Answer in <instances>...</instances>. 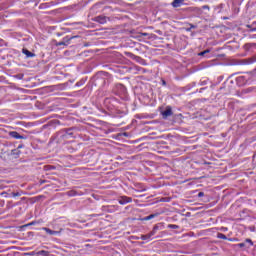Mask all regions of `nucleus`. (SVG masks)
Wrapping results in <instances>:
<instances>
[{"label":"nucleus","mask_w":256,"mask_h":256,"mask_svg":"<svg viewBox=\"0 0 256 256\" xmlns=\"http://www.w3.org/2000/svg\"><path fill=\"white\" fill-rule=\"evenodd\" d=\"M132 202H133V198L127 197V196H122L118 199V203L120 205H127V203H132Z\"/></svg>","instance_id":"nucleus-1"},{"label":"nucleus","mask_w":256,"mask_h":256,"mask_svg":"<svg viewBox=\"0 0 256 256\" xmlns=\"http://www.w3.org/2000/svg\"><path fill=\"white\" fill-rule=\"evenodd\" d=\"M173 115V110L170 106H167L165 111L162 112L163 119H167V117H171Z\"/></svg>","instance_id":"nucleus-2"},{"label":"nucleus","mask_w":256,"mask_h":256,"mask_svg":"<svg viewBox=\"0 0 256 256\" xmlns=\"http://www.w3.org/2000/svg\"><path fill=\"white\" fill-rule=\"evenodd\" d=\"M109 18H107L106 16H97L94 21H96V23H100L101 25H105V23H107Z\"/></svg>","instance_id":"nucleus-3"},{"label":"nucleus","mask_w":256,"mask_h":256,"mask_svg":"<svg viewBox=\"0 0 256 256\" xmlns=\"http://www.w3.org/2000/svg\"><path fill=\"white\" fill-rule=\"evenodd\" d=\"M183 3H185V0H173L171 5H172V7H174V9H177L178 7H181V5H183Z\"/></svg>","instance_id":"nucleus-4"},{"label":"nucleus","mask_w":256,"mask_h":256,"mask_svg":"<svg viewBox=\"0 0 256 256\" xmlns=\"http://www.w3.org/2000/svg\"><path fill=\"white\" fill-rule=\"evenodd\" d=\"M22 53L26 55L27 59H31L35 57V53H32L31 51L27 50L26 48L22 49Z\"/></svg>","instance_id":"nucleus-5"},{"label":"nucleus","mask_w":256,"mask_h":256,"mask_svg":"<svg viewBox=\"0 0 256 256\" xmlns=\"http://www.w3.org/2000/svg\"><path fill=\"white\" fill-rule=\"evenodd\" d=\"M42 231H45L48 235H59V231L51 230L47 227H43Z\"/></svg>","instance_id":"nucleus-6"},{"label":"nucleus","mask_w":256,"mask_h":256,"mask_svg":"<svg viewBox=\"0 0 256 256\" xmlns=\"http://www.w3.org/2000/svg\"><path fill=\"white\" fill-rule=\"evenodd\" d=\"M10 135L13 137V139H23V136L16 131L11 132Z\"/></svg>","instance_id":"nucleus-7"},{"label":"nucleus","mask_w":256,"mask_h":256,"mask_svg":"<svg viewBox=\"0 0 256 256\" xmlns=\"http://www.w3.org/2000/svg\"><path fill=\"white\" fill-rule=\"evenodd\" d=\"M159 214H150L142 219V221H151V219H155Z\"/></svg>","instance_id":"nucleus-8"},{"label":"nucleus","mask_w":256,"mask_h":256,"mask_svg":"<svg viewBox=\"0 0 256 256\" xmlns=\"http://www.w3.org/2000/svg\"><path fill=\"white\" fill-rule=\"evenodd\" d=\"M140 39L143 37H147L148 39H152L153 34H149V33H140L138 36Z\"/></svg>","instance_id":"nucleus-9"},{"label":"nucleus","mask_w":256,"mask_h":256,"mask_svg":"<svg viewBox=\"0 0 256 256\" xmlns=\"http://www.w3.org/2000/svg\"><path fill=\"white\" fill-rule=\"evenodd\" d=\"M217 239H223L224 241H227V236L223 233H218Z\"/></svg>","instance_id":"nucleus-10"},{"label":"nucleus","mask_w":256,"mask_h":256,"mask_svg":"<svg viewBox=\"0 0 256 256\" xmlns=\"http://www.w3.org/2000/svg\"><path fill=\"white\" fill-rule=\"evenodd\" d=\"M140 239L142 241H149V239H151V236L149 234L141 235Z\"/></svg>","instance_id":"nucleus-11"},{"label":"nucleus","mask_w":256,"mask_h":256,"mask_svg":"<svg viewBox=\"0 0 256 256\" xmlns=\"http://www.w3.org/2000/svg\"><path fill=\"white\" fill-rule=\"evenodd\" d=\"M168 229H179V225L169 224Z\"/></svg>","instance_id":"nucleus-12"},{"label":"nucleus","mask_w":256,"mask_h":256,"mask_svg":"<svg viewBox=\"0 0 256 256\" xmlns=\"http://www.w3.org/2000/svg\"><path fill=\"white\" fill-rule=\"evenodd\" d=\"M237 83L241 82V81H245V76H239L236 78Z\"/></svg>","instance_id":"nucleus-13"},{"label":"nucleus","mask_w":256,"mask_h":256,"mask_svg":"<svg viewBox=\"0 0 256 256\" xmlns=\"http://www.w3.org/2000/svg\"><path fill=\"white\" fill-rule=\"evenodd\" d=\"M156 233H157V230L153 228V230H152L150 233H148V235H149L150 238H151V237H153V235H155Z\"/></svg>","instance_id":"nucleus-14"},{"label":"nucleus","mask_w":256,"mask_h":256,"mask_svg":"<svg viewBox=\"0 0 256 256\" xmlns=\"http://www.w3.org/2000/svg\"><path fill=\"white\" fill-rule=\"evenodd\" d=\"M12 197H21V193L19 192H13Z\"/></svg>","instance_id":"nucleus-15"},{"label":"nucleus","mask_w":256,"mask_h":256,"mask_svg":"<svg viewBox=\"0 0 256 256\" xmlns=\"http://www.w3.org/2000/svg\"><path fill=\"white\" fill-rule=\"evenodd\" d=\"M38 255H47V251L41 250L38 252Z\"/></svg>","instance_id":"nucleus-16"},{"label":"nucleus","mask_w":256,"mask_h":256,"mask_svg":"<svg viewBox=\"0 0 256 256\" xmlns=\"http://www.w3.org/2000/svg\"><path fill=\"white\" fill-rule=\"evenodd\" d=\"M61 45H67V44L65 43V41H60V42L58 43V46L61 47Z\"/></svg>","instance_id":"nucleus-17"},{"label":"nucleus","mask_w":256,"mask_h":256,"mask_svg":"<svg viewBox=\"0 0 256 256\" xmlns=\"http://www.w3.org/2000/svg\"><path fill=\"white\" fill-rule=\"evenodd\" d=\"M246 243H250V245L253 246V241L251 239H246Z\"/></svg>","instance_id":"nucleus-18"},{"label":"nucleus","mask_w":256,"mask_h":256,"mask_svg":"<svg viewBox=\"0 0 256 256\" xmlns=\"http://www.w3.org/2000/svg\"><path fill=\"white\" fill-rule=\"evenodd\" d=\"M204 196H205V193H203V192L198 193V197H204Z\"/></svg>","instance_id":"nucleus-19"},{"label":"nucleus","mask_w":256,"mask_h":256,"mask_svg":"<svg viewBox=\"0 0 256 256\" xmlns=\"http://www.w3.org/2000/svg\"><path fill=\"white\" fill-rule=\"evenodd\" d=\"M198 55H199L200 57H203L204 55H206V53H205L204 51H202V52H200Z\"/></svg>","instance_id":"nucleus-20"},{"label":"nucleus","mask_w":256,"mask_h":256,"mask_svg":"<svg viewBox=\"0 0 256 256\" xmlns=\"http://www.w3.org/2000/svg\"><path fill=\"white\" fill-rule=\"evenodd\" d=\"M221 231H229V229L227 227H223L221 228Z\"/></svg>","instance_id":"nucleus-21"},{"label":"nucleus","mask_w":256,"mask_h":256,"mask_svg":"<svg viewBox=\"0 0 256 256\" xmlns=\"http://www.w3.org/2000/svg\"><path fill=\"white\" fill-rule=\"evenodd\" d=\"M239 247H245V243L238 244Z\"/></svg>","instance_id":"nucleus-22"},{"label":"nucleus","mask_w":256,"mask_h":256,"mask_svg":"<svg viewBox=\"0 0 256 256\" xmlns=\"http://www.w3.org/2000/svg\"><path fill=\"white\" fill-rule=\"evenodd\" d=\"M162 85H167V82L165 80H162Z\"/></svg>","instance_id":"nucleus-23"},{"label":"nucleus","mask_w":256,"mask_h":256,"mask_svg":"<svg viewBox=\"0 0 256 256\" xmlns=\"http://www.w3.org/2000/svg\"><path fill=\"white\" fill-rule=\"evenodd\" d=\"M154 229H155L156 231H159V226H154Z\"/></svg>","instance_id":"nucleus-24"},{"label":"nucleus","mask_w":256,"mask_h":256,"mask_svg":"<svg viewBox=\"0 0 256 256\" xmlns=\"http://www.w3.org/2000/svg\"><path fill=\"white\" fill-rule=\"evenodd\" d=\"M203 9H209L208 5L203 6Z\"/></svg>","instance_id":"nucleus-25"},{"label":"nucleus","mask_w":256,"mask_h":256,"mask_svg":"<svg viewBox=\"0 0 256 256\" xmlns=\"http://www.w3.org/2000/svg\"><path fill=\"white\" fill-rule=\"evenodd\" d=\"M210 52V50L209 49H207V50H204V53H209Z\"/></svg>","instance_id":"nucleus-26"}]
</instances>
